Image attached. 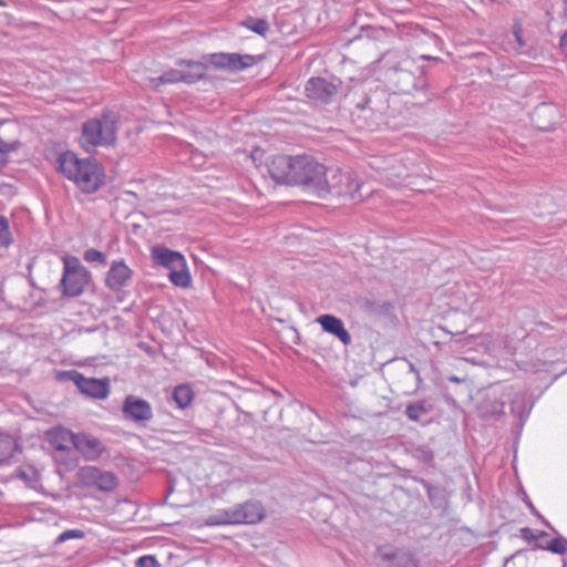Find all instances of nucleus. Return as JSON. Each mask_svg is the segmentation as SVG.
I'll use <instances>...</instances> for the list:
<instances>
[{"instance_id": "obj_9", "label": "nucleus", "mask_w": 567, "mask_h": 567, "mask_svg": "<svg viewBox=\"0 0 567 567\" xmlns=\"http://www.w3.org/2000/svg\"><path fill=\"white\" fill-rule=\"evenodd\" d=\"M389 82L398 93L402 94H413L426 85V80L422 74L416 76L403 68H395L389 75Z\"/></svg>"}, {"instance_id": "obj_21", "label": "nucleus", "mask_w": 567, "mask_h": 567, "mask_svg": "<svg viewBox=\"0 0 567 567\" xmlns=\"http://www.w3.org/2000/svg\"><path fill=\"white\" fill-rule=\"evenodd\" d=\"M168 277L176 287L188 288L192 285V277L185 259L179 265H176V267L169 269Z\"/></svg>"}, {"instance_id": "obj_28", "label": "nucleus", "mask_w": 567, "mask_h": 567, "mask_svg": "<svg viewBox=\"0 0 567 567\" xmlns=\"http://www.w3.org/2000/svg\"><path fill=\"white\" fill-rule=\"evenodd\" d=\"M240 24L262 37H265L269 30V23L265 19L259 18L248 17Z\"/></svg>"}, {"instance_id": "obj_27", "label": "nucleus", "mask_w": 567, "mask_h": 567, "mask_svg": "<svg viewBox=\"0 0 567 567\" xmlns=\"http://www.w3.org/2000/svg\"><path fill=\"white\" fill-rule=\"evenodd\" d=\"M533 549L548 550L554 554L564 555L567 551V539L564 537H557L546 545L533 544Z\"/></svg>"}, {"instance_id": "obj_15", "label": "nucleus", "mask_w": 567, "mask_h": 567, "mask_svg": "<svg viewBox=\"0 0 567 567\" xmlns=\"http://www.w3.org/2000/svg\"><path fill=\"white\" fill-rule=\"evenodd\" d=\"M133 271L123 260L113 261L107 271L105 284L112 291H120L132 278Z\"/></svg>"}, {"instance_id": "obj_46", "label": "nucleus", "mask_w": 567, "mask_h": 567, "mask_svg": "<svg viewBox=\"0 0 567 567\" xmlns=\"http://www.w3.org/2000/svg\"><path fill=\"white\" fill-rule=\"evenodd\" d=\"M566 566H567V561H566V560H564V565H563V567H566Z\"/></svg>"}, {"instance_id": "obj_13", "label": "nucleus", "mask_w": 567, "mask_h": 567, "mask_svg": "<svg viewBox=\"0 0 567 567\" xmlns=\"http://www.w3.org/2000/svg\"><path fill=\"white\" fill-rule=\"evenodd\" d=\"M296 157L275 155L267 163L270 177L278 184L292 185Z\"/></svg>"}, {"instance_id": "obj_4", "label": "nucleus", "mask_w": 567, "mask_h": 567, "mask_svg": "<svg viewBox=\"0 0 567 567\" xmlns=\"http://www.w3.org/2000/svg\"><path fill=\"white\" fill-rule=\"evenodd\" d=\"M90 274L75 257L64 259V271L60 282L62 292L68 297L80 296L89 285Z\"/></svg>"}, {"instance_id": "obj_8", "label": "nucleus", "mask_w": 567, "mask_h": 567, "mask_svg": "<svg viewBox=\"0 0 567 567\" xmlns=\"http://www.w3.org/2000/svg\"><path fill=\"white\" fill-rule=\"evenodd\" d=\"M64 379L72 381L81 393L86 396H91L94 399H105L110 393V384L109 381L94 379V378H85L82 373L72 370L63 373Z\"/></svg>"}, {"instance_id": "obj_43", "label": "nucleus", "mask_w": 567, "mask_h": 567, "mask_svg": "<svg viewBox=\"0 0 567 567\" xmlns=\"http://www.w3.org/2000/svg\"><path fill=\"white\" fill-rule=\"evenodd\" d=\"M536 535L538 536V538L548 536V534L546 532H536Z\"/></svg>"}, {"instance_id": "obj_35", "label": "nucleus", "mask_w": 567, "mask_h": 567, "mask_svg": "<svg viewBox=\"0 0 567 567\" xmlns=\"http://www.w3.org/2000/svg\"><path fill=\"white\" fill-rule=\"evenodd\" d=\"M395 567H417V564L410 554H401Z\"/></svg>"}, {"instance_id": "obj_23", "label": "nucleus", "mask_w": 567, "mask_h": 567, "mask_svg": "<svg viewBox=\"0 0 567 567\" xmlns=\"http://www.w3.org/2000/svg\"><path fill=\"white\" fill-rule=\"evenodd\" d=\"M236 512L235 507L218 509L215 514L210 515L206 519V525L217 526V525H236Z\"/></svg>"}, {"instance_id": "obj_14", "label": "nucleus", "mask_w": 567, "mask_h": 567, "mask_svg": "<svg viewBox=\"0 0 567 567\" xmlns=\"http://www.w3.org/2000/svg\"><path fill=\"white\" fill-rule=\"evenodd\" d=\"M234 507L237 524H256L265 517V508L259 501H247Z\"/></svg>"}, {"instance_id": "obj_16", "label": "nucleus", "mask_w": 567, "mask_h": 567, "mask_svg": "<svg viewBox=\"0 0 567 567\" xmlns=\"http://www.w3.org/2000/svg\"><path fill=\"white\" fill-rule=\"evenodd\" d=\"M74 449L87 461L99 458L104 452V445L99 439L83 433L76 434Z\"/></svg>"}, {"instance_id": "obj_41", "label": "nucleus", "mask_w": 567, "mask_h": 567, "mask_svg": "<svg viewBox=\"0 0 567 567\" xmlns=\"http://www.w3.org/2000/svg\"><path fill=\"white\" fill-rule=\"evenodd\" d=\"M16 475H17V477H20L22 480H27V475H25V473L22 470H17L16 471Z\"/></svg>"}, {"instance_id": "obj_39", "label": "nucleus", "mask_w": 567, "mask_h": 567, "mask_svg": "<svg viewBox=\"0 0 567 567\" xmlns=\"http://www.w3.org/2000/svg\"><path fill=\"white\" fill-rule=\"evenodd\" d=\"M527 506L529 507L530 512L536 515L537 517H539L542 519V522L551 528L550 524L536 511V508L534 507L533 503L532 502H528L527 503Z\"/></svg>"}, {"instance_id": "obj_19", "label": "nucleus", "mask_w": 567, "mask_h": 567, "mask_svg": "<svg viewBox=\"0 0 567 567\" xmlns=\"http://www.w3.org/2000/svg\"><path fill=\"white\" fill-rule=\"evenodd\" d=\"M76 434L72 431L58 427L49 433L50 444L58 451H69L75 446Z\"/></svg>"}, {"instance_id": "obj_40", "label": "nucleus", "mask_w": 567, "mask_h": 567, "mask_svg": "<svg viewBox=\"0 0 567 567\" xmlns=\"http://www.w3.org/2000/svg\"><path fill=\"white\" fill-rule=\"evenodd\" d=\"M560 49L564 56L567 59V32L560 39Z\"/></svg>"}, {"instance_id": "obj_7", "label": "nucleus", "mask_w": 567, "mask_h": 567, "mask_svg": "<svg viewBox=\"0 0 567 567\" xmlns=\"http://www.w3.org/2000/svg\"><path fill=\"white\" fill-rule=\"evenodd\" d=\"M204 62L207 66H214L217 70H225L229 72H236L245 70L257 63L258 58L250 54H238V53H213L203 56Z\"/></svg>"}, {"instance_id": "obj_45", "label": "nucleus", "mask_w": 567, "mask_h": 567, "mask_svg": "<svg viewBox=\"0 0 567 567\" xmlns=\"http://www.w3.org/2000/svg\"><path fill=\"white\" fill-rule=\"evenodd\" d=\"M534 544L544 545L543 542L536 540Z\"/></svg>"}, {"instance_id": "obj_6", "label": "nucleus", "mask_w": 567, "mask_h": 567, "mask_svg": "<svg viewBox=\"0 0 567 567\" xmlns=\"http://www.w3.org/2000/svg\"><path fill=\"white\" fill-rule=\"evenodd\" d=\"M349 97L351 103L357 110L361 112H371L372 114H382L385 110V92L383 90L367 87V84H361L354 87Z\"/></svg>"}, {"instance_id": "obj_30", "label": "nucleus", "mask_w": 567, "mask_h": 567, "mask_svg": "<svg viewBox=\"0 0 567 567\" xmlns=\"http://www.w3.org/2000/svg\"><path fill=\"white\" fill-rule=\"evenodd\" d=\"M18 146H19V142L8 143L0 138V169L2 167H4L6 164L8 163V158H7L8 154L10 152L16 151L18 148Z\"/></svg>"}, {"instance_id": "obj_34", "label": "nucleus", "mask_w": 567, "mask_h": 567, "mask_svg": "<svg viewBox=\"0 0 567 567\" xmlns=\"http://www.w3.org/2000/svg\"><path fill=\"white\" fill-rule=\"evenodd\" d=\"M136 567H161L154 556L145 555L136 560Z\"/></svg>"}, {"instance_id": "obj_1", "label": "nucleus", "mask_w": 567, "mask_h": 567, "mask_svg": "<svg viewBox=\"0 0 567 567\" xmlns=\"http://www.w3.org/2000/svg\"><path fill=\"white\" fill-rule=\"evenodd\" d=\"M59 171L72 181L83 193H95L104 179V169L96 161L79 158L73 152H65L58 158Z\"/></svg>"}, {"instance_id": "obj_44", "label": "nucleus", "mask_w": 567, "mask_h": 567, "mask_svg": "<svg viewBox=\"0 0 567 567\" xmlns=\"http://www.w3.org/2000/svg\"><path fill=\"white\" fill-rule=\"evenodd\" d=\"M451 380H452V381H455V382H458V379H457V378H455V377H454V378H452Z\"/></svg>"}, {"instance_id": "obj_32", "label": "nucleus", "mask_w": 567, "mask_h": 567, "mask_svg": "<svg viewBox=\"0 0 567 567\" xmlns=\"http://www.w3.org/2000/svg\"><path fill=\"white\" fill-rule=\"evenodd\" d=\"M83 258L86 262H97L101 265L106 264V256L102 251L94 248L85 250Z\"/></svg>"}, {"instance_id": "obj_12", "label": "nucleus", "mask_w": 567, "mask_h": 567, "mask_svg": "<svg viewBox=\"0 0 567 567\" xmlns=\"http://www.w3.org/2000/svg\"><path fill=\"white\" fill-rule=\"evenodd\" d=\"M338 84L324 78H311L307 81L305 92L316 103L328 104L338 94Z\"/></svg>"}, {"instance_id": "obj_33", "label": "nucleus", "mask_w": 567, "mask_h": 567, "mask_svg": "<svg viewBox=\"0 0 567 567\" xmlns=\"http://www.w3.org/2000/svg\"><path fill=\"white\" fill-rule=\"evenodd\" d=\"M85 536L84 532L81 530V529H68V530H64L63 533H61L56 539H55V545L58 544H61V543H64L69 539H81Z\"/></svg>"}, {"instance_id": "obj_38", "label": "nucleus", "mask_w": 567, "mask_h": 567, "mask_svg": "<svg viewBox=\"0 0 567 567\" xmlns=\"http://www.w3.org/2000/svg\"><path fill=\"white\" fill-rule=\"evenodd\" d=\"M513 34L515 37V40L517 42V45H518V49H522L524 47V41H523V29H522V25L520 24H515L514 28H513Z\"/></svg>"}, {"instance_id": "obj_17", "label": "nucleus", "mask_w": 567, "mask_h": 567, "mask_svg": "<svg viewBox=\"0 0 567 567\" xmlns=\"http://www.w3.org/2000/svg\"><path fill=\"white\" fill-rule=\"evenodd\" d=\"M317 321L326 332L338 338L344 346L351 343V334L346 329L343 321L338 317L333 315H321L318 317Z\"/></svg>"}, {"instance_id": "obj_5", "label": "nucleus", "mask_w": 567, "mask_h": 567, "mask_svg": "<svg viewBox=\"0 0 567 567\" xmlns=\"http://www.w3.org/2000/svg\"><path fill=\"white\" fill-rule=\"evenodd\" d=\"M76 481L81 487H94L106 493L113 492L118 485L115 474L90 465L83 466L78 471Z\"/></svg>"}, {"instance_id": "obj_36", "label": "nucleus", "mask_w": 567, "mask_h": 567, "mask_svg": "<svg viewBox=\"0 0 567 567\" xmlns=\"http://www.w3.org/2000/svg\"><path fill=\"white\" fill-rule=\"evenodd\" d=\"M520 536L524 540H526L528 543H535L536 540H538V536L536 535V532L529 527L522 528Z\"/></svg>"}, {"instance_id": "obj_18", "label": "nucleus", "mask_w": 567, "mask_h": 567, "mask_svg": "<svg viewBox=\"0 0 567 567\" xmlns=\"http://www.w3.org/2000/svg\"><path fill=\"white\" fill-rule=\"evenodd\" d=\"M176 66L181 68V73L183 75V82L187 84H193L198 82L204 78L208 66L204 61H194V60H178L176 62Z\"/></svg>"}, {"instance_id": "obj_3", "label": "nucleus", "mask_w": 567, "mask_h": 567, "mask_svg": "<svg viewBox=\"0 0 567 567\" xmlns=\"http://www.w3.org/2000/svg\"><path fill=\"white\" fill-rule=\"evenodd\" d=\"M330 168L318 163L310 156H296L292 185H300L319 197L329 194L330 187H336L329 179Z\"/></svg>"}, {"instance_id": "obj_10", "label": "nucleus", "mask_w": 567, "mask_h": 567, "mask_svg": "<svg viewBox=\"0 0 567 567\" xmlns=\"http://www.w3.org/2000/svg\"><path fill=\"white\" fill-rule=\"evenodd\" d=\"M122 413L125 420L141 425H145L153 419V409L150 402L132 394L124 399Z\"/></svg>"}, {"instance_id": "obj_22", "label": "nucleus", "mask_w": 567, "mask_h": 567, "mask_svg": "<svg viewBox=\"0 0 567 567\" xmlns=\"http://www.w3.org/2000/svg\"><path fill=\"white\" fill-rule=\"evenodd\" d=\"M505 403L497 396H487L480 405L483 417H499L504 414Z\"/></svg>"}, {"instance_id": "obj_20", "label": "nucleus", "mask_w": 567, "mask_h": 567, "mask_svg": "<svg viewBox=\"0 0 567 567\" xmlns=\"http://www.w3.org/2000/svg\"><path fill=\"white\" fill-rule=\"evenodd\" d=\"M152 258L157 265L163 266L168 270L176 267V265H179V262L185 259L181 252L165 247H154L152 249Z\"/></svg>"}, {"instance_id": "obj_11", "label": "nucleus", "mask_w": 567, "mask_h": 567, "mask_svg": "<svg viewBox=\"0 0 567 567\" xmlns=\"http://www.w3.org/2000/svg\"><path fill=\"white\" fill-rule=\"evenodd\" d=\"M330 182L333 181L336 187L329 188V194L334 193L338 196L349 197L355 199L361 197L360 183L349 172H341L338 167H330Z\"/></svg>"}, {"instance_id": "obj_31", "label": "nucleus", "mask_w": 567, "mask_h": 567, "mask_svg": "<svg viewBox=\"0 0 567 567\" xmlns=\"http://www.w3.org/2000/svg\"><path fill=\"white\" fill-rule=\"evenodd\" d=\"M11 244V234L8 219L0 216V247H8Z\"/></svg>"}, {"instance_id": "obj_24", "label": "nucleus", "mask_w": 567, "mask_h": 567, "mask_svg": "<svg viewBox=\"0 0 567 567\" xmlns=\"http://www.w3.org/2000/svg\"><path fill=\"white\" fill-rule=\"evenodd\" d=\"M178 82H183V75L179 66L171 69L159 76L150 79V83L154 89L159 87L162 84H173Z\"/></svg>"}, {"instance_id": "obj_26", "label": "nucleus", "mask_w": 567, "mask_h": 567, "mask_svg": "<svg viewBox=\"0 0 567 567\" xmlns=\"http://www.w3.org/2000/svg\"><path fill=\"white\" fill-rule=\"evenodd\" d=\"M14 439L6 433L0 432V463L8 461L16 450Z\"/></svg>"}, {"instance_id": "obj_2", "label": "nucleus", "mask_w": 567, "mask_h": 567, "mask_svg": "<svg viewBox=\"0 0 567 567\" xmlns=\"http://www.w3.org/2000/svg\"><path fill=\"white\" fill-rule=\"evenodd\" d=\"M118 117L112 111H103L100 116L89 118L82 124L80 145L87 153L97 147L114 146L117 141Z\"/></svg>"}, {"instance_id": "obj_29", "label": "nucleus", "mask_w": 567, "mask_h": 567, "mask_svg": "<svg viewBox=\"0 0 567 567\" xmlns=\"http://www.w3.org/2000/svg\"><path fill=\"white\" fill-rule=\"evenodd\" d=\"M427 412L429 408L425 401L413 402L405 408V414L412 421H420Z\"/></svg>"}, {"instance_id": "obj_37", "label": "nucleus", "mask_w": 567, "mask_h": 567, "mask_svg": "<svg viewBox=\"0 0 567 567\" xmlns=\"http://www.w3.org/2000/svg\"><path fill=\"white\" fill-rule=\"evenodd\" d=\"M380 556L384 561H392V565L390 567H395V564L399 561L401 555H399L398 553H388L381 550Z\"/></svg>"}, {"instance_id": "obj_25", "label": "nucleus", "mask_w": 567, "mask_h": 567, "mask_svg": "<svg viewBox=\"0 0 567 567\" xmlns=\"http://www.w3.org/2000/svg\"><path fill=\"white\" fill-rule=\"evenodd\" d=\"M193 396V390L186 384L177 385L173 391V400L181 409L187 408L192 403Z\"/></svg>"}, {"instance_id": "obj_42", "label": "nucleus", "mask_w": 567, "mask_h": 567, "mask_svg": "<svg viewBox=\"0 0 567 567\" xmlns=\"http://www.w3.org/2000/svg\"><path fill=\"white\" fill-rule=\"evenodd\" d=\"M563 7H564L563 16H564V18L567 19V0H563Z\"/></svg>"}]
</instances>
